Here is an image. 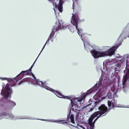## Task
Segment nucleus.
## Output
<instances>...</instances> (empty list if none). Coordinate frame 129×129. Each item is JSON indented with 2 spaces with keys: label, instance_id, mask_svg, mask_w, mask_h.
I'll return each mask as SVG.
<instances>
[{
  "label": "nucleus",
  "instance_id": "bb28decb",
  "mask_svg": "<svg viewBox=\"0 0 129 129\" xmlns=\"http://www.w3.org/2000/svg\"><path fill=\"white\" fill-rule=\"evenodd\" d=\"M111 90L113 91V92H114L115 91V88L114 86L112 87L111 88Z\"/></svg>",
  "mask_w": 129,
  "mask_h": 129
},
{
  "label": "nucleus",
  "instance_id": "20e7f679",
  "mask_svg": "<svg viewBox=\"0 0 129 129\" xmlns=\"http://www.w3.org/2000/svg\"><path fill=\"white\" fill-rule=\"evenodd\" d=\"M98 109L99 111H97L95 112H97L98 115H99L101 116H105L107 114L106 112L109 110L107 107L104 104H102L98 107Z\"/></svg>",
  "mask_w": 129,
  "mask_h": 129
},
{
  "label": "nucleus",
  "instance_id": "1a4fd4ad",
  "mask_svg": "<svg viewBox=\"0 0 129 129\" xmlns=\"http://www.w3.org/2000/svg\"><path fill=\"white\" fill-rule=\"evenodd\" d=\"M56 94H57V95H56L58 97L61 98H66L67 99L70 100L72 102H73V101L71 100V98L70 96H65L63 95L59 91H56Z\"/></svg>",
  "mask_w": 129,
  "mask_h": 129
},
{
  "label": "nucleus",
  "instance_id": "9b49d317",
  "mask_svg": "<svg viewBox=\"0 0 129 129\" xmlns=\"http://www.w3.org/2000/svg\"><path fill=\"white\" fill-rule=\"evenodd\" d=\"M71 112V111H70L69 115L67 116V120H57V122H61L60 123L61 124H63L64 123L68 124V121H69V117L70 116V114Z\"/></svg>",
  "mask_w": 129,
  "mask_h": 129
},
{
  "label": "nucleus",
  "instance_id": "c9c22d12",
  "mask_svg": "<svg viewBox=\"0 0 129 129\" xmlns=\"http://www.w3.org/2000/svg\"><path fill=\"white\" fill-rule=\"evenodd\" d=\"M72 126H74V125H71Z\"/></svg>",
  "mask_w": 129,
  "mask_h": 129
},
{
  "label": "nucleus",
  "instance_id": "f8f14e48",
  "mask_svg": "<svg viewBox=\"0 0 129 129\" xmlns=\"http://www.w3.org/2000/svg\"><path fill=\"white\" fill-rule=\"evenodd\" d=\"M108 104L109 107H110L108 109L109 110L112 108L114 107L113 103L111 101H108Z\"/></svg>",
  "mask_w": 129,
  "mask_h": 129
},
{
  "label": "nucleus",
  "instance_id": "5701e85b",
  "mask_svg": "<svg viewBox=\"0 0 129 129\" xmlns=\"http://www.w3.org/2000/svg\"><path fill=\"white\" fill-rule=\"evenodd\" d=\"M102 79H101L100 78L99 79V83H98V87L101 86L102 84Z\"/></svg>",
  "mask_w": 129,
  "mask_h": 129
},
{
  "label": "nucleus",
  "instance_id": "ddd939ff",
  "mask_svg": "<svg viewBox=\"0 0 129 129\" xmlns=\"http://www.w3.org/2000/svg\"><path fill=\"white\" fill-rule=\"evenodd\" d=\"M111 62L109 59H107L106 60L105 62H104V64L105 63V65L106 66L110 65L111 64Z\"/></svg>",
  "mask_w": 129,
  "mask_h": 129
},
{
  "label": "nucleus",
  "instance_id": "dca6fc26",
  "mask_svg": "<svg viewBox=\"0 0 129 129\" xmlns=\"http://www.w3.org/2000/svg\"><path fill=\"white\" fill-rule=\"evenodd\" d=\"M8 115V113L5 112L0 113V117L3 116H6Z\"/></svg>",
  "mask_w": 129,
  "mask_h": 129
},
{
  "label": "nucleus",
  "instance_id": "7c9ffc66",
  "mask_svg": "<svg viewBox=\"0 0 129 129\" xmlns=\"http://www.w3.org/2000/svg\"><path fill=\"white\" fill-rule=\"evenodd\" d=\"M74 3H73V5H72L73 6V9H74Z\"/></svg>",
  "mask_w": 129,
  "mask_h": 129
},
{
  "label": "nucleus",
  "instance_id": "f3484780",
  "mask_svg": "<svg viewBox=\"0 0 129 129\" xmlns=\"http://www.w3.org/2000/svg\"><path fill=\"white\" fill-rule=\"evenodd\" d=\"M35 61H36V60L33 63V64L31 66L30 68L29 69L27 70V71H28V72H29L30 73V75L31 74L32 75V74H33L31 72V69L32 68V67H33V66L34 65V63H35Z\"/></svg>",
  "mask_w": 129,
  "mask_h": 129
},
{
  "label": "nucleus",
  "instance_id": "a878e982",
  "mask_svg": "<svg viewBox=\"0 0 129 129\" xmlns=\"http://www.w3.org/2000/svg\"><path fill=\"white\" fill-rule=\"evenodd\" d=\"M68 28L70 30L71 32H73L74 31V30L73 29V28L72 27H69Z\"/></svg>",
  "mask_w": 129,
  "mask_h": 129
},
{
  "label": "nucleus",
  "instance_id": "c85d7f7f",
  "mask_svg": "<svg viewBox=\"0 0 129 129\" xmlns=\"http://www.w3.org/2000/svg\"><path fill=\"white\" fill-rule=\"evenodd\" d=\"M0 78L2 80H7V79H8V78Z\"/></svg>",
  "mask_w": 129,
  "mask_h": 129
},
{
  "label": "nucleus",
  "instance_id": "6ab92c4d",
  "mask_svg": "<svg viewBox=\"0 0 129 129\" xmlns=\"http://www.w3.org/2000/svg\"><path fill=\"white\" fill-rule=\"evenodd\" d=\"M7 116H8L11 119H12L14 117V115L11 113L8 114V115Z\"/></svg>",
  "mask_w": 129,
  "mask_h": 129
},
{
  "label": "nucleus",
  "instance_id": "412c9836",
  "mask_svg": "<svg viewBox=\"0 0 129 129\" xmlns=\"http://www.w3.org/2000/svg\"><path fill=\"white\" fill-rule=\"evenodd\" d=\"M93 91V88H91L90 89L87 91V93H86L87 94V95L88 94H90L91 92Z\"/></svg>",
  "mask_w": 129,
  "mask_h": 129
},
{
  "label": "nucleus",
  "instance_id": "72a5a7b5",
  "mask_svg": "<svg viewBox=\"0 0 129 129\" xmlns=\"http://www.w3.org/2000/svg\"><path fill=\"white\" fill-rule=\"evenodd\" d=\"M41 52L39 54V55L38 56V57H39V55L41 53V52Z\"/></svg>",
  "mask_w": 129,
  "mask_h": 129
},
{
  "label": "nucleus",
  "instance_id": "423d86ee",
  "mask_svg": "<svg viewBox=\"0 0 129 129\" xmlns=\"http://www.w3.org/2000/svg\"><path fill=\"white\" fill-rule=\"evenodd\" d=\"M62 25L61 24H60V23H59V26H58L57 27H54L52 30V33L50 34V35L47 40L46 42L45 43V45L44 46L41 51V52H42L43 49L44 48V47H45V46H46V44L47 43V42H48L49 41V40H50L52 37H53V35H52V34H53V33L54 34L55 33V32L56 31H57L58 30L60 29H62V28H63V27H62Z\"/></svg>",
  "mask_w": 129,
  "mask_h": 129
},
{
  "label": "nucleus",
  "instance_id": "2eb2a0df",
  "mask_svg": "<svg viewBox=\"0 0 129 129\" xmlns=\"http://www.w3.org/2000/svg\"><path fill=\"white\" fill-rule=\"evenodd\" d=\"M70 117L71 119V122L73 123L74 124L75 122L74 120V117L73 115V114L71 115Z\"/></svg>",
  "mask_w": 129,
  "mask_h": 129
},
{
  "label": "nucleus",
  "instance_id": "f03ea898",
  "mask_svg": "<svg viewBox=\"0 0 129 129\" xmlns=\"http://www.w3.org/2000/svg\"><path fill=\"white\" fill-rule=\"evenodd\" d=\"M79 12L78 11H76L74 14L72 13V16L71 19V23L74 26H75L76 29L78 32L80 33L78 25V23L81 20H80L79 17Z\"/></svg>",
  "mask_w": 129,
  "mask_h": 129
},
{
  "label": "nucleus",
  "instance_id": "39448f33",
  "mask_svg": "<svg viewBox=\"0 0 129 129\" xmlns=\"http://www.w3.org/2000/svg\"><path fill=\"white\" fill-rule=\"evenodd\" d=\"M28 71L27 70L25 71H22L16 77L13 79H11L10 80L11 82L13 83H16L20 80V76H24L26 75H31L30 73L28 72Z\"/></svg>",
  "mask_w": 129,
  "mask_h": 129
},
{
  "label": "nucleus",
  "instance_id": "7ed1b4c3",
  "mask_svg": "<svg viewBox=\"0 0 129 129\" xmlns=\"http://www.w3.org/2000/svg\"><path fill=\"white\" fill-rule=\"evenodd\" d=\"M122 80V88L123 91L126 92L129 90V70H127Z\"/></svg>",
  "mask_w": 129,
  "mask_h": 129
},
{
  "label": "nucleus",
  "instance_id": "4468645a",
  "mask_svg": "<svg viewBox=\"0 0 129 129\" xmlns=\"http://www.w3.org/2000/svg\"><path fill=\"white\" fill-rule=\"evenodd\" d=\"M74 106H72V107L71 108V109L70 111H71V110H72V111H74V112H77L76 113L77 114H78L80 112V110H78L77 109H74Z\"/></svg>",
  "mask_w": 129,
  "mask_h": 129
},
{
  "label": "nucleus",
  "instance_id": "f704fd0d",
  "mask_svg": "<svg viewBox=\"0 0 129 129\" xmlns=\"http://www.w3.org/2000/svg\"><path fill=\"white\" fill-rule=\"evenodd\" d=\"M41 52L39 54V55L38 56V57H39V55L41 53V52Z\"/></svg>",
  "mask_w": 129,
  "mask_h": 129
},
{
  "label": "nucleus",
  "instance_id": "f257e3e1",
  "mask_svg": "<svg viewBox=\"0 0 129 129\" xmlns=\"http://www.w3.org/2000/svg\"><path fill=\"white\" fill-rule=\"evenodd\" d=\"M116 47L111 48L105 51L100 52L95 50H91L90 52L94 58H97L99 57L112 56L115 53Z\"/></svg>",
  "mask_w": 129,
  "mask_h": 129
},
{
  "label": "nucleus",
  "instance_id": "9d476101",
  "mask_svg": "<svg viewBox=\"0 0 129 129\" xmlns=\"http://www.w3.org/2000/svg\"><path fill=\"white\" fill-rule=\"evenodd\" d=\"M32 76L34 78L33 80L36 82L35 83L41 86L43 82L39 81L37 79L34 74H32Z\"/></svg>",
  "mask_w": 129,
  "mask_h": 129
},
{
  "label": "nucleus",
  "instance_id": "473e14b6",
  "mask_svg": "<svg viewBox=\"0 0 129 129\" xmlns=\"http://www.w3.org/2000/svg\"><path fill=\"white\" fill-rule=\"evenodd\" d=\"M41 52L39 54V55L38 56V57H39V55L41 53V52Z\"/></svg>",
  "mask_w": 129,
  "mask_h": 129
},
{
  "label": "nucleus",
  "instance_id": "e433bc0d",
  "mask_svg": "<svg viewBox=\"0 0 129 129\" xmlns=\"http://www.w3.org/2000/svg\"><path fill=\"white\" fill-rule=\"evenodd\" d=\"M118 46H118L116 48H117L118 47Z\"/></svg>",
  "mask_w": 129,
  "mask_h": 129
},
{
  "label": "nucleus",
  "instance_id": "aec40b11",
  "mask_svg": "<svg viewBox=\"0 0 129 129\" xmlns=\"http://www.w3.org/2000/svg\"><path fill=\"white\" fill-rule=\"evenodd\" d=\"M97 84H96L94 86L91 88H93V91L96 90L98 89V87L97 86Z\"/></svg>",
  "mask_w": 129,
  "mask_h": 129
},
{
  "label": "nucleus",
  "instance_id": "cd10ccee",
  "mask_svg": "<svg viewBox=\"0 0 129 129\" xmlns=\"http://www.w3.org/2000/svg\"><path fill=\"white\" fill-rule=\"evenodd\" d=\"M126 66H129V60L128 61V59L126 60Z\"/></svg>",
  "mask_w": 129,
  "mask_h": 129
},
{
  "label": "nucleus",
  "instance_id": "4be33fe9",
  "mask_svg": "<svg viewBox=\"0 0 129 129\" xmlns=\"http://www.w3.org/2000/svg\"><path fill=\"white\" fill-rule=\"evenodd\" d=\"M101 116L99 115L94 120L93 122H92V123L93 124V127H94V124L96 121L98 119V118L100 117Z\"/></svg>",
  "mask_w": 129,
  "mask_h": 129
},
{
  "label": "nucleus",
  "instance_id": "6e6552de",
  "mask_svg": "<svg viewBox=\"0 0 129 129\" xmlns=\"http://www.w3.org/2000/svg\"><path fill=\"white\" fill-rule=\"evenodd\" d=\"M112 64L114 65L112 67L114 69V74H117L118 72L120 71V67L121 64L117 62H114Z\"/></svg>",
  "mask_w": 129,
  "mask_h": 129
},
{
  "label": "nucleus",
  "instance_id": "b1692460",
  "mask_svg": "<svg viewBox=\"0 0 129 129\" xmlns=\"http://www.w3.org/2000/svg\"><path fill=\"white\" fill-rule=\"evenodd\" d=\"M46 82H44L42 83V85L41 86L42 87H44L45 88V87L46 86Z\"/></svg>",
  "mask_w": 129,
  "mask_h": 129
},
{
  "label": "nucleus",
  "instance_id": "0eeeda50",
  "mask_svg": "<svg viewBox=\"0 0 129 129\" xmlns=\"http://www.w3.org/2000/svg\"><path fill=\"white\" fill-rule=\"evenodd\" d=\"M5 88V90L4 89L2 91L1 94L4 96L5 99H7L8 97H9V94L11 93L12 91L8 84L6 85Z\"/></svg>",
  "mask_w": 129,
  "mask_h": 129
},
{
  "label": "nucleus",
  "instance_id": "c756f323",
  "mask_svg": "<svg viewBox=\"0 0 129 129\" xmlns=\"http://www.w3.org/2000/svg\"><path fill=\"white\" fill-rule=\"evenodd\" d=\"M93 109H94V108H91V109H90V110L89 111V112L91 111H92L93 110Z\"/></svg>",
  "mask_w": 129,
  "mask_h": 129
},
{
  "label": "nucleus",
  "instance_id": "a211bd4d",
  "mask_svg": "<svg viewBox=\"0 0 129 129\" xmlns=\"http://www.w3.org/2000/svg\"><path fill=\"white\" fill-rule=\"evenodd\" d=\"M87 95V94L86 93L85 95H82L80 99L79 100L80 101H81L83 100H84L86 96Z\"/></svg>",
  "mask_w": 129,
  "mask_h": 129
},
{
  "label": "nucleus",
  "instance_id": "2f4dec72",
  "mask_svg": "<svg viewBox=\"0 0 129 129\" xmlns=\"http://www.w3.org/2000/svg\"><path fill=\"white\" fill-rule=\"evenodd\" d=\"M41 52L39 54V55L38 56V57H39V55L41 53V52Z\"/></svg>",
  "mask_w": 129,
  "mask_h": 129
},
{
  "label": "nucleus",
  "instance_id": "393cba45",
  "mask_svg": "<svg viewBox=\"0 0 129 129\" xmlns=\"http://www.w3.org/2000/svg\"><path fill=\"white\" fill-rule=\"evenodd\" d=\"M11 105L13 106H15L16 104L15 103L13 102H11Z\"/></svg>",
  "mask_w": 129,
  "mask_h": 129
}]
</instances>
